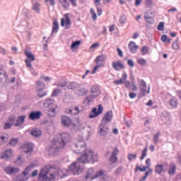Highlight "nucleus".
Instances as JSON below:
<instances>
[{"mask_svg":"<svg viewBox=\"0 0 181 181\" xmlns=\"http://www.w3.org/2000/svg\"><path fill=\"white\" fill-rule=\"evenodd\" d=\"M74 146L76 148V149L74 150L76 153H83V155L77 159L78 161L74 162L69 168V172H71L75 176H77L83 172L80 163H88L90 160L98 162V156L94 154L93 151L86 148L87 144L83 140H79Z\"/></svg>","mask_w":181,"mask_h":181,"instance_id":"f257e3e1","label":"nucleus"},{"mask_svg":"<svg viewBox=\"0 0 181 181\" xmlns=\"http://www.w3.org/2000/svg\"><path fill=\"white\" fill-rule=\"evenodd\" d=\"M71 136L69 132L61 133L58 138H55L52 140V144L49 149V152L52 155H57V152H60L62 148L66 146L70 140Z\"/></svg>","mask_w":181,"mask_h":181,"instance_id":"f03ea898","label":"nucleus"},{"mask_svg":"<svg viewBox=\"0 0 181 181\" xmlns=\"http://www.w3.org/2000/svg\"><path fill=\"white\" fill-rule=\"evenodd\" d=\"M54 168V165H48L42 168L38 176L40 181H52L56 179V173H52V169Z\"/></svg>","mask_w":181,"mask_h":181,"instance_id":"7ed1b4c3","label":"nucleus"},{"mask_svg":"<svg viewBox=\"0 0 181 181\" xmlns=\"http://www.w3.org/2000/svg\"><path fill=\"white\" fill-rule=\"evenodd\" d=\"M35 163H30L28 166L25 168L24 171L22 173L21 175L14 176L13 180L14 181H26L28 180L27 175H29V173L33 168H35Z\"/></svg>","mask_w":181,"mask_h":181,"instance_id":"20e7f679","label":"nucleus"},{"mask_svg":"<svg viewBox=\"0 0 181 181\" xmlns=\"http://www.w3.org/2000/svg\"><path fill=\"white\" fill-rule=\"evenodd\" d=\"M110 132V129L107 125V123L101 122L98 128V134L100 136H105Z\"/></svg>","mask_w":181,"mask_h":181,"instance_id":"39448f33","label":"nucleus"},{"mask_svg":"<svg viewBox=\"0 0 181 181\" xmlns=\"http://www.w3.org/2000/svg\"><path fill=\"white\" fill-rule=\"evenodd\" d=\"M103 110H104V108L102 105H98V110L97 107H94L89 115V118H95V117H98L100 114H103Z\"/></svg>","mask_w":181,"mask_h":181,"instance_id":"423d86ee","label":"nucleus"},{"mask_svg":"<svg viewBox=\"0 0 181 181\" xmlns=\"http://www.w3.org/2000/svg\"><path fill=\"white\" fill-rule=\"evenodd\" d=\"M21 149L24 153H32L33 152V144L30 142L25 143L21 146Z\"/></svg>","mask_w":181,"mask_h":181,"instance_id":"0eeeda50","label":"nucleus"},{"mask_svg":"<svg viewBox=\"0 0 181 181\" xmlns=\"http://www.w3.org/2000/svg\"><path fill=\"white\" fill-rule=\"evenodd\" d=\"M118 153H119V150H118V148H115L109 158V160L111 163H117V162H118V157H117Z\"/></svg>","mask_w":181,"mask_h":181,"instance_id":"6e6552de","label":"nucleus"},{"mask_svg":"<svg viewBox=\"0 0 181 181\" xmlns=\"http://www.w3.org/2000/svg\"><path fill=\"white\" fill-rule=\"evenodd\" d=\"M19 168H15L13 166H6L4 168V171L6 175H15V173H18L19 172Z\"/></svg>","mask_w":181,"mask_h":181,"instance_id":"1a4fd4ad","label":"nucleus"},{"mask_svg":"<svg viewBox=\"0 0 181 181\" xmlns=\"http://www.w3.org/2000/svg\"><path fill=\"white\" fill-rule=\"evenodd\" d=\"M113 116L114 115L112 114V111H107L103 117L101 122H104L105 124H107V122H111V121H112Z\"/></svg>","mask_w":181,"mask_h":181,"instance_id":"9d476101","label":"nucleus"},{"mask_svg":"<svg viewBox=\"0 0 181 181\" xmlns=\"http://www.w3.org/2000/svg\"><path fill=\"white\" fill-rule=\"evenodd\" d=\"M139 87H140V90H141V92H140V97H145V95H146V82H145V81L144 80H141L140 81V85H139Z\"/></svg>","mask_w":181,"mask_h":181,"instance_id":"9b49d317","label":"nucleus"},{"mask_svg":"<svg viewBox=\"0 0 181 181\" xmlns=\"http://www.w3.org/2000/svg\"><path fill=\"white\" fill-rule=\"evenodd\" d=\"M74 93L78 97H84V95H86L87 93H88V90L86 89V88H81V85H80L78 88L75 90Z\"/></svg>","mask_w":181,"mask_h":181,"instance_id":"f8f14e48","label":"nucleus"},{"mask_svg":"<svg viewBox=\"0 0 181 181\" xmlns=\"http://www.w3.org/2000/svg\"><path fill=\"white\" fill-rule=\"evenodd\" d=\"M112 67L114 70H116V71H119V70H124V69H125L124 64L119 61L112 62Z\"/></svg>","mask_w":181,"mask_h":181,"instance_id":"ddd939ff","label":"nucleus"},{"mask_svg":"<svg viewBox=\"0 0 181 181\" xmlns=\"http://www.w3.org/2000/svg\"><path fill=\"white\" fill-rule=\"evenodd\" d=\"M24 54H25L27 57L25 60H28L30 62H35V60H36L35 58V54H33L32 52L28 50V46L25 47Z\"/></svg>","mask_w":181,"mask_h":181,"instance_id":"4468645a","label":"nucleus"},{"mask_svg":"<svg viewBox=\"0 0 181 181\" xmlns=\"http://www.w3.org/2000/svg\"><path fill=\"white\" fill-rule=\"evenodd\" d=\"M146 164L147 165L144 166L142 168H141V167H139V165H136L134 170L135 172H136L137 170H140V172H146V169H149V168H151V158H147L146 160Z\"/></svg>","mask_w":181,"mask_h":181,"instance_id":"2eb2a0df","label":"nucleus"},{"mask_svg":"<svg viewBox=\"0 0 181 181\" xmlns=\"http://www.w3.org/2000/svg\"><path fill=\"white\" fill-rule=\"evenodd\" d=\"M41 115H42V112L33 111L29 114V118L32 121H35V119H40Z\"/></svg>","mask_w":181,"mask_h":181,"instance_id":"dca6fc26","label":"nucleus"},{"mask_svg":"<svg viewBox=\"0 0 181 181\" xmlns=\"http://www.w3.org/2000/svg\"><path fill=\"white\" fill-rule=\"evenodd\" d=\"M65 19L66 20H64V18L61 19V26L63 27L65 25V28L70 29V28H71V21L69 17H66Z\"/></svg>","mask_w":181,"mask_h":181,"instance_id":"f3484780","label":"nucleus"},{"mask_svg":"<svg viewBox=\"0 0 181 181\" xmlns=\"http://www.w3.org/2000/svg\"><path fill=\"white\" fill-rule=\"evenodd\" d=\"M62 124L64 125V127H66V128L70 127L71 125V119L67 116H62Z\"/></svg>","mask_w":181,"mask_h":181,"instance_id":"a211bd4d","label":"nucleus"},{"mask_svg":"<svg viewBox=\"0 0 181 181\" xmlns=\"http://www.w3.org/2000/svg\"><path fill=\"white\" fill-rule=\"evenodd\" d=\"M164 166H168V164H158L155 167V172L157 175H160L162 172H166V170L163 168Z\"/></svg>","mask_w":181,"mask_h":181,"instance_id":"6ab92c4d","label":"nucleus"},{"mask_svg":"<svg viewBox=\"0 0 181 181\" xmlns=\"http://www.w3.org/2000/svg\"><path fill=\"white\" fill-rule=\"evenodd\" d=\"M91 94L90 95L93 99L98 96L100 94V88L98 86H93L90 90Z\"/></svg>","mask_w":181,"mask_h":181,"instance_id":"aec40b11","label":"nucleus"},{"mask_svg":"<svg viewBox=\"0 0 181 181\" xmlns=\"http://www.w3.org/2000/svg\"><path fill=\"white\" fill-rule=\"evenodd\" d=\"M105 173L107 172L103 169L98 170L95 175L90 178V180H94V179H97V177H104L105 176Z\"/></svg>","mask_w":181,"mask_h":181,"instance_id":"412c9836","label":"nucleus"},{"mask_svg":"<svg viewBox=\"0 0 181 181\" xmlns=\"http://www.w3.org/2000/svg\"><path fill=\"white\" fill-rule=\"evenodd\" d=\"M138 45L135 44V42L131 41L129 43V49L131 52V53H136V51L138 50Z\"/></svg>","mask_w":181,"mask_h":181,"instance_id":"4be33fe9","label":"nucleus"},{"mask_svg":"<svg viewBox=\"0 0 181 181\" xmlns=\"http://www.w3.org/2000/svg\"><path fill=\"white\" fill-rule=\"evenodd\" d=\"M59 107L57 105H54V107L52 108L49 109L48 110V117L50 118H52L53 117H56V110H57Z\"/></svg>","mask_w":181,"mask_h":181,"instance_id":"5701e85b","label":"nucleus"},{"mask_svg":"<svg viewBox=\"0 0 181 181\" xmlns=\"http://www.w3.org/2000/svg\"><path fill=\"white\" fill-rule=\"evenodd\" d=\"M105 59H107V55L102 54L95 58V62L96 64H101L103 62L105 61Z\"/></svg>","mask_w":181,"mask_h":181,"instance_id":"b1692460","label":"nucleus"},{"mask_svg":"<svg viewBox=\"0 0 181 181\" xmlns=\"http://www.w3.org/2000/svg\"><path fill=\"white\" fill-rule=\"evenodd\" d=\"M81 85L78 84V83L76 82H71L68 86V89L69 90H73V91H74V93H76V90L78 88V87Z\"/></svg>","mask_w":181,"mask_h":181,"instance_id":"393cba45","label":"nucleus"},{"mask_svg":"<svg viewBox=\"0 0 181 181\" xmlns=\"http://www.w3.org/2000/svg\"><path fill=\"white\" fill-rule=\"evenodd\" d=\"M26 118V116L23 115V116H19L17 118L16 123L15 124V127H21L22 124L25 122V119Z\"/></svg>","mask_w":181,"mask_h":181,"instance_id":"a878e982","label":"nucleus"},{"mask_svg":"<svg viewBox=\"0 0 181 181\" xmlns=\"http://www.w3.org/2000/svg\"><path fill=\"white\" fill-rule=\"evenodd\" d=\"M30 134H31L33 136H35V138H39V136H42V130H40V129H33V130L30 132Z\"/></svg>","mask_w":181,"mask_h":181,"instance_id":"bb28decb","label":"nucleus"},{"mask_svg":"<svg viewBox=\"0 0 181 181\" xmlns=\"http://www.w3.org/2000/svg\"><path fill=\"white\" fill-rule=\"evenodd\" d=\"M11 156H12V149H8L6 150L5 153L1 156V158L8 160Z\"/></svg>","mask_w":181,"mask_h":181,"instance_id":"cd10ccee","label":"nucleus"},{"mask_svg":"<svg viewBox=\"0 0 181 181\" xmlns=\"http://www.w3.org/2000/svg\"><path fill=\"white\" fill-rule=\"evenodd\" d=\"M175 173H176V165H175L173 163H171L170 164L168 169V175H170V176H173Z\"/></svg>","mask_w":181,"mask_h":181,"instance_id":"c85d7f7f","label":"nucleus"},{"mask_svg":"<svg viewBox=\"0 0 181 181\" xmlns=\"http://www.w3.org/2000/svg\"><path fill=\"white\" fill-rule=\"evenodd\" d=\"M54 104V100L53 99H46L45 103H44V106L49 107H52Z\"/></svg>","mask_w":181,"mask_h":181,"instance_id":"c756f323","label":"nucleus"},{"mask_svg":"<svg viewBox=\"0 0 181 181\" xmlns=\"http://www.w3.org/2000/svg\"><path fill=\"white\" fill-rule=\"evenodd\" d=\"M59 30V23L57 21H54L52 24V33H57Z\"/></svg>","mask_w":181,"mask_h":181,"instance_id":"7c9ffc66","label":"nucleus"},{"mask_svg":"<svg viewBox=\"0 0 181 181\" xmlns=\"http://www.w3.org/2000/svg\"><path fill=\"white\" fill-rule=\"evenodd\" d=\"M60 4H62V8H64V9H68V8L70 6V4L69 2H67V0H58Z\"/></svg>","mask_w":181,"mask_h":181,"instance_id":"2f4dec72","label":"nucleus"},{"mask_svg":"<svg viewBox=\"0 0 181 181\" xmlns=\"http://www.w3.org/2000/svg\"><path fill=\"white\" fill-rule=\"evenodd\" d=\"M94 175V169L93 168H90L88 170L86 173V175L85 176V179L88 180L91 176Z\"/></svg>","mask_w":181,"mask_h":181,"instance_id":"473e14b6","label":"nucleus"},{"mask_svg":"<svg viewBox=\"0 0 181 181\" xmlns=\"http://www.w3.org/2000/svg\"><path fill=\"white\" fill-rule=\"evenodd\" d=\"M33 10L37 12V13H39V12H40V4H39V3H35L33 5Z\"/></svg>","mask_w":181,"mask_h":181,"instance_id":"72a5a7b5","label":"nucleus"},{"mask_svg":"<svg viewBox=\"0 0 181 181\" xmlns=\"http://www.w3.org/2000/svg\"><path fill=\"white\" fill-rule=\"evenodd\" d=\"M80 45H81V41L80 40H76L75 42H73L71 45V49L74 50V49H76V47H77V46H80Z\"/></svg>","mask_w":181,"mask_h":181,"instance_id":"f704fd0d","label":"nucleus"},{"mask_svg":"<svg viewBox=\"0 0 181 181\" xmlns=\"http://www.w3.org/2000/svg\"><path fill=\"white\" fill-rule=\"evenodd\" d=\"M8 135L6 136H0V146L4 145L5 142H8Z\"/></svg>","mask_w":181,"mask_h":181,"instance_id":"c9c22d12","label":"nucleus"},{"mask_svg":"<svg viewBox=\"0 0 181 181\" xmlns=\"http://www.w3.org/2000/svg\"><path fill=\"white\" fill-rule=\"evenodd\" d=\"M18 142H19V139L18 138H13L10 140L9 141V145L10 146H15V145H16V144H18Z\"/></svg>","mask_w":181,"mask_h":181,"instance_id":"e433bc0d","label":"nucleus"},{"mask_svg":"<svg viewBox=\"0 0 181 181\" xmlns=\"http://www.w3.org/2000/svg\"><path fill=\"white\" fill-rule=\"evenodd\" d=\"M47 95V92H43V88H40L38 90L37 95L40 98H43V97L46 96Z\"/></svg>","mask_w":181,"mask_h":181,"instance_id":"4c0bfd02","label":"nucleus"},{"mask_svg":"<svg viewBox=\"0 0 181 181\" xmlns=\"http://www.w3.org/2000/svg\"><path fill=\"white\" fill-rule=\"evenodd\" d=\"M147 154H148V148L146 147L144 148V150L141 153V156L140 157V160H144V159H145Z\"/></svg>","mask_w":181,"mask_h":181,"instance_id":"58836bf2","label":"nucleus"},{"mask_svg":"<svg viewBox=\"0 0 181 181\" xmlns=\"http://www.w3.org/2000/svg\"><path fill=\"white\" fill-rule=\"evenodd\" d=\"M97 47H100V43L95 42L89 48V52H94Z\"/></svg>","mask_w":181,"mask_h":181,"instance_id":"ea45409f","label":"nucleus"},{"mask_svg":"<svg viewBox=\"0 0 181 181\" xmlns=\"http://www.w3.org/2000/svg\"><path fill=\"white\" fill-rule=\"evenodd\" d=\"M144 19L147 23H149L150 25H152L155 23V20H153V18L152 17H148L146 16H144Z\"/></svg>","mask_w":181,"mask_h":181,"instance_id":"a19ab883","label":"nucleus"},{"mask_svg":"<svg viewBox=\"0 0 181 181\" xmlns=\"http://www.w3.org/2000/svg\"><path fill=\"white\" fill-rule=\"evenodd\" d=\"M156 16V13L155 11H148L144 16H147L148 18H155Z\"/></svg>","mask_w":181,"mask_h":181,"instance_id":"79ce46f5","label":"nucleus"},{"mask_svg":"<svg viewBox=\"0 0 181 181\" xmlns=\"http://www.w3.org/2000/svg\"><path fill=\"white\" fill-rule=\"evenodd\" d=\"M93 100H94V99L90 95L84 98L83 103H84V104L88 105L91 103V101H93Z\"/></svg>","mask_w":181,"mask_h":181,"instance_id":"37998d69","label":"nucleus"},{"mask_svg":"<svg viewBox=\"0 0 181 181\" xmlns=\"http://www.w3.org/2000/svg\"><path fill=\"white\" fill-rule=\"evenodd\" d=\"M160 136V132H158L156 135L153 136L154 144H158L159 142V137Z\"/></svg>","mask_w":181,"mask_h":181,"instance_id":"c03bdc74","label":"nucleus"},{"mask_svg":"<svg viewBox=\"0 0 181 181\" xmlns=\"http://www.w3.org/2000/svg\"><path fill=\"white\" fill-rule=\"evenodd\" d=\"M8 122H10L12 125L15 124V121H16V117L14 115H11L8 117V119L7 120Z\"/></svg>","mask_w":181,"mask_h":181,"instance_id":"a18cd8bd","label":"nucleus"},{"mask_svg":"<svg viewBox=\"0 0 181 181\" xmlns=\"http://www.w3.org/2000/svg\"><path fill=\"white\" fill-rule=\"evenodd\" d=\"M137 63L141 64V66H146L148 64L146 63V60L144 58L139 59L137 60Z\"/></svg>","mask_w":181,"mask_h":181,"instance_id":"49530a36","label":"nucleus"},{"mask_svg":"<svg viewBox=\"0 0 181 181\" xmlns=\"http://www.w3.org/2000/svg\"><path fill=\"white\" fill-rule=\"evenodd\" d=\"M173 49H174V50H179V43L177 40H175L173 42V45H172Z\"/></svg>","mask_w":181,"mask_h":181,"instance_id":"de8ad7c7","label":"nucleus"},{"mask_svg":"<svg viewBox=\"0 0 181 181\" xmlns=\"http://www.w3.org/2000/svg\"><path fill=\"white\" fill-rule=\"evenodd\" d=\"M158 30H165V23L163 22H160L158 27H157Z\"/></svg>","mask_w":181,"mask_h":181,"instance_id":"09e8293b","label":"nucleus"},{"mask_svg":"<svg viewBox=\"0 0 181 181\" xmlns=\"http://www.w3.org/2000/svg\"><path fill=\"white\" fill-rule=\"evenodd\" d=\"M119 23L122 25H124V23H127V16L125 15L122 16L119 18Z\"/></svg>","mask_w":181,"mask_h":181,"instance_id":"8fccbe9b","label":"nucleus"},{"mask_svg":"<svg viewBox=\"0 0 181 181\" xmlns=\"http://www.w3.org/2000/svg\"><path fill=\"white\" fill-rule=\"evenodd\" d=\"M90 15H92V19L94 21H97V13H95V11H94L93 8H90Z\"/></svg>","mask_w":181,"mask_h":181,"instance_id":"3c124183","label":"nucleus"},{"mask_svg":"<svg viewBox=\"0 0 181 181\" xmlns=\"http://www.w3.org/2000/svg\"><path fill=\"white\" fill-rule=\"evenodd\" d=\"M170 104L173 108H176V107H177V101L175 100L171 99L170 100Z\"/></svg>","mask_w":181,"mask_h":181,"instance_id":"603ef678","label":"nucleus"},{"mask_svg":"<svg viewBox=\"0 0 181 181\" xmlns=\"http://www.w3.org/2000/svg\"><path fill=\"white\" fill-rule=\"evenodd\" d=\"M79 112L80 110L78 109V107H72V115H77Z\"/></svg>","mask_w":181,"mask_h":181,"instance_id":"864d4df0","label":"nucleus"},{"mask_svg":"<svg viewBox=\"0 0 181 181\" xmlns=\"http://www.w3.org/2000/svg\"><path fill=\"white\" fill-rule=\"evenodd\" d=\"M153 6V1L146 0V8H152Z\"/></svg>","mask_w":181,"mask_h":181,"instance_id":"5fc2aeb1","label":"nucleus"},{"mask_svg":"<svg viewBox=\"0 0 181 181\" xmlns=\"http://www.w3.org/2000/svg\"><path fill=\"white\" fill-rule=\"evenodd\" d=\"M136 153L134 154H132V153H129L127 156V158L129 160H132V159L135 160L136 159Z\"/></svg>","mask_w":181,"mask_h":181,"instance_id":"6e6d98bb","label":"nucleus"},{"mask_svg":"<svg viewBox=\"0 0 181 181\" xmlns=\"http://www.w3.org/2000/svg\"><path fill=\"white\" fill-rule=\"evenodd\" d=\"M12 124H11L10 122H8V121H6L5 122V124H4V129H11V128H12Z\"/></svg>","mask_w":181,"mask_h":181,"instance_id":"4d7b16f0","label":"nucleus"},{"mask_svg":"<svg viewBox=\"0 0 181 181\" xmlns=\"http://www.w3.org/2000/svg\"><path fill=\"white\" fill-rule=\"evenodd\" d=\"M64 104H70V103H71V101L70 100V96L66 95L64 98Z\"/></svg>","mask_w":181,"mask_h":181,"instance_id":"13d9d810","label":"nucleus"},{"mask_svg":"<svg viewBox=\"0 0 181 181\" xmlns=\"http://www.w3.org/2000/svg\"><path fill=\"white\" fill-rule=\"evenodd\" d=\"M103 66V64H97L95 67L93 69V71L91 72V74H95V73L98 70L99 67H101Z\"/></svg>","mask_w":181,"mask_h":181,"instance_id":"bf43d9fd","label":"nucleus"},{"mask_svg":"<svg viewBox=\"0 0 181 181\" xmlns=\"http://www.w3.org/2000/svg\"><path fill=\"white\" fill-rule=\"evenodd\" d=\"M59 93H60L59 89H54L52 92V97H57Z\"/></svg>","mask_w":181,"mask_h":181,"instance_id":"052dcab7","label":"nucleus"},{"mask_svg":"<svg viewBox=\"0 0 181 181\" xmlns=\"http://www.w3.org/2000/svg\"><path fill=\"white\" fill-rule=\"evenodd\" d=\"M25 64L27 67H28V69H33V66H32V62L33 61H28V60H25Z\"/></svg>","mask_w":181,"mask_h":181,"instance_id":"680f3d73","label":"nucleus"},{"mask_svg":"<svg viewBox=\"0 0 181 181\" xmlns=\"http://www.w3.org/2000/svg\"><path fill=\"white\" fill-rule=\"evenodd\" d=\"M124 83L127 90H129V88H131V82L129 81H125Z\"/></svg>","mask_w":181,"mask_h":181,"instance_id":"e2e57ef3","label":"nucleus"},{"mask_svg":"<svg viewBox=\"0 0 181 181\" xmlns=\"http://www.w3.org/2000/svg\"><path fill=\"white\" fill-rule=\"evenodd\" d=\"M148 50L149 49L146 46H144L141 49V52L143 53V54H148Z\"/></svg>","mask_w":181,"mask_h":181,"instance_id":"0e129e2a","label":"nucleus"},{"mask_svg":"<svg viewBox=\"0 0 181 181\" xmlns=\"http://www.w3.org/2000/svg\"><path fill=\"white\" fill-rule=\"evenodd\" d=\"M127 64L128 66H129V67H134V66H135V63H134V61H132V59H129L127 61Z\"/></svg>","mask_w":181,"mask_h":181,"instance_id":"69168bd1","label":"nucleus"},{"mask_svg":"<svg viewBox=\"0 0 181 181\" xmlns=\"http://www.w3.org/2000/svg\"><path fill=\"white\" fill-rule=\"evenodd\" d=\"M148 172H146L145 175L144 177H142L141 178H140L139 181L146 180V179H148Z\"/></svg>","mask_w":181,"mask_h":181,"instance_id":"338daca9","label":"nucleus"},{"mask_svg":"<svg viewBox=\"0 0 181 181\" xmlns=\"http://www.w3.org/2000/svg\"><path fill=\"white\" fill-rule=\"evenodd\" d=\"M114 83L117 85L124 84V80H122V78H120L119 80L115 81Z\"/></svg>","mask_w":181,"mask_h":181,"instance_id":"774afa93","label":"nucleus"}]
</instances>
